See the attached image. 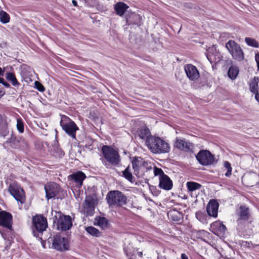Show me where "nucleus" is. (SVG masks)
I'll use <instances>...</instances> for the list:
<instances>
[{"instance_id": "f257e3e1", "label": "nucleus", "mask_w": 259, "mask_h": 259, "mask_svg": "<svg viewBox=\"0 0 259 259\" xmlns=\"http://www.w3.org/2000/svg\"><path fill=\"white\" fill-rule=\"evenodd\" d=\"M145 144L150 151L155 154L167 153L170 150L169 143L159 137H150L146 140Z\"/></svg>"}, {"instance_id": "f03ea898", "label": "nucleus", "mask_w": 259, "mask_h": 259, "mask_svg": "<svg viewBox=\"0 0 259 259\" xmlns=\"http://www.w3.org/2000/svg\"><path fill=\"white\" fill-rule=\"evenodd\" d=\"M103 157L101 158L103 164L108 168L109 164L116 166L120 162L118 152L111 146L104 145L101 149Z\"/></svg>"}, {"instance_id": "7ed1b4c3", "label": "nucleus", "mask_w": 259, "mask_h": 259, "mask_svg": "<svg viewBox=\"0 0 259 259\" xmlns=\"http://www.w3.org/2000/svg\"><path fill=\"white\" fill-rule=\"evenodd\" d=\"M107 203L110 207H121L126 203L127 197L121 192L111 191L106 196Z\"/></svg>"}, {"instance_id": "20e7f679", "label": "nucleus", "mask_w": 259, "mask_h": 259, "mask_svg": "<svg viewBox=\"0 0 259 259\" xmlns=\"http://www.w3.org/2000/svg\"><path fill=\"white\" fill-rule=\"evenodd\" d=\"M226 48L233 59L241 61L244 59V54L239 44L234 40H230L226 44Z\"/></svg>"}, {"instance_id": "39448f33", "label": "nucleus", "mask_w": 259, "mask_h": 259, "mask_svg": "<svg viewBox=\"0 0 259 259\" xmlns=\"http://www.w3.org/2000/svg\"><path fill=\"white\" fill-rule=\"evenodd\" d=\"M60 125L66 133L72 138L75 139L76 132L78 128L74 121L64 116L60 121Z\"/></svg>"}, {"instance_id": "423d86ee", "label": "nucleus", "mask_w": 259, "mask_h": 259, "mask_svg": "<svg viewBox=\"0 0 259 259\" xmlns=\"http://www.w3.org/2000/svg\"><path fill=\"white\" fill-rule=\"evenodd\" d=\"M196 159L202 165H211L215 163L214 156L207 150H201L196 155Z\"/></svg>"}, {"instance_id": "0eeeda50", "label": "nucleus", "mask_w": 259, "mask_h": 259, "mask_svg": "<svg viewBox=\"0 0 259 259\" xmlns=\"http://www.w3.org/2000/svg\"><path fill=\"white\" fill-rule=\"evenodd\" d=\"M9 191L14 198L21 204L25 201V196L23 190L17 184H11L9 187Z\"/></svg>"}, {"instance_id": "6e6552de", "label": "nucleus", "mask_w": 259, "mask_h": 259, "mask_svg": "<svg viewBox=\"0 0 259 259\" xmlns=\"http://www.w3.org/2000/svg\"><path fill=\"white\" fill-rule=\"evenodd\" d=\"M12 215L5 211H1L0 208V226L7 230V233H11L12 230Z\"/></svg>"}, {"instance_id": "1a4fd4ad", "label": "nucleus", "mask_w": 259, "mask_h": 259, "mask_svg": "<svg viewBox=\"0 0 259 259\" xmlns=\"http://www.w3.org/2000/svg\"><path fill=\"white\" fill-rule=\"evenodd\" d=\"M52 246L53 248L58 250H67L69 244L67 239L61 237L60 235H56L52 239Z\"/></svg>"}, {"instance_id": "9d476101", "label": "nucleus", "mask_w": 259, "mask_h": 259, "mask_svg": "<svg viewBox=\"0 0 259 259\" xmlns=\"http://www.w3.org/2000/svg\"><path fill=\"white\" fill-rule=\"evenodd\" d=\"M33 225L34 230L42 232L48 226L47 219L42 215H37L33 218Z\"/></svg>"}, {"instance_id": "9b49d317", "label": "nucleus", "mask_w": 259, "mask_h": 259, "mask_svg": "<svg viewBox=\"0 0 259 259\" xmlns=\"http://www.w3.org/2000/svg\"><path fill=\"white\" fill-rule=\"evenodd\" d=\"M45 189L46 197L50 199L56 196L60 190V187L56 183L50 182L45 185Z\"/></svg>"}, {"instance_id": "f8f14e48", "label": "nucleus", "mask_w": 259, "mask_h": 259, "mask_svg": "<svg viewBox=\"0 0 259 259\" xmlns=\"http://www.w3.org/2000/svg\"><path fill=\"white\" fill-rule=\"evenodd\" d=\"M57 226L61 230H69L72 226L71 217L69 215L61 216L58 221Z\"/></svg>"}, {"instance_id": "ddd939ff", "label": "nucleus", "mask_w": 259, "mask_h": 259, "mask_svg": "<svg viewBox=\"0 0 259 259\" xmlns=\"http://www.w3.org/2000/svg\"><path fill=\"white\" fill-rule=\"evenodd\" d=\"M95 203L94 199L91 197H88L84 201L83 212L87 216H92L94 214Z\"/></svg>"}, {"instance_id": "4468645a", "label": "nucleus", "mask_w": 259, "mask_h": 259, "mask_svg": "<svg viewBox=\"0 0 259 259\" xmlns=\"http://www.w3.org/2000/svg\"><path fill=\"white\" fill-rule=\"evenodd\" d=\"M174 145L179 149L186 152L192 151L193 148V144L189 141L178 138L176 139Z\"/></svg>"}, {"instance_id": "2eb2a0df", "label": "nucleus", "mask_w": 259, "mask_h": 259, "mask_svg": "<svg viewBox=\"0 0 259 259\" xmlns=\"http://www.w3.org/2000/svg\"><path fill=\"white\" fill-rule=\"evenodd\" d=\"M185 71L187 77L191 80H196L199 77V72L197 68L192 64L185 66Z\"/></svg>"}, {"instance_id": "dca6fc26", "label": "nucleus", "mask_w": 259, "mask_h": 259, "mask_svg": "<svg viewBox=\"0 0 259 259\" xmlns=\"http://www.w3.org/2000/svg\"><path fill=\"white\" fill-rule=\"evenodd\" d=\"M219 203L214 199L210 200L206 207V211L210 217L217 218L218 216Z\"/></svg>"}, {"instance_id": "f3484780", "label": "nucleus", "mask_w": 259, "mask_h": 259, "mask_svg": "<svg viewBox=\"0 0 259 259\" xmlns=\"http://www.w3.org/2000/svg\"><path fill=\"white\" fill-rule=\"evenodd\" d=\"M159 186L164 190H169L172 187V182L170 178L166 175H163L159 178Z\"/></svg>"}, {"instance_id": "a211bd4d", "label": "nucleus", "mask_w": 259, "mask_h": 259, "mask_svg": "<svg viewBox=\"0 0 259 259\" xmlns=\"http://www.w3.org/2000/svg\"><path fill=\"white\" fill-rule=\"evenodd\" d=\"M250 91L255 94V100L259 102V77H254L249 85Z\"/></svg>"}, {"instance_id": "6ab92c4d", "label": "nucleus", "mask_w": 259, "mask_h": 259, "mask_svg": "<svg viewBox=\"0 0 259 259\" xmlns=\"http://www.w3.org/2000/svg\"><path fill=\"white\" fill-rule=\"evenodd\" d=\"M69 177L71 180L74 181L77 186L80 187L82 186L83 181L85 179L86 176L83 172L79 171L72 174Z\"/></svg>"}, {"instance_id": "aec40b11", "label": "nucleus", "mask_w": 259, "mask_h": 259, "mask_svg": "<svg viewBox=\"0 0 259 259\" xmlns=\"http://www.w3.org/2000/svg\"><path fill=\"white\" fill-rule=\"evenodd\" d=\"M144 161L141 157H135L132 160V166L135 175H138L140 170L142 168Z\"/></svg>"}, {"instance_id": "412c9836", "label": "nucleus", "mask_w": 259, "mask_h": 259, "mask_svg": "<svg viewBox=\"0 0 259 259\" xmlns=\"http://www.w3.org/2000/svg\"><path fill=\"white\" fill-rule=\"evenodd\" d=\"M128 8L129 7L123 2H118L114 7V9L116 11L117 15L119 16H123Z\"/></svg>"}, {"instance_id": "4be33fe9", "label": "nucleus", "mask_w": 259, "mask_h": 259, "mask_svg": "<svg viewBox=\"0 0 259 259\" xmlns=\"http://www.w3.org/2000/svg\"><path fill=\"white\" fill-rule=\"evenodd\" d=\"M239 220H247L249 215V209L245 205H241L239 209Z\"/></svg>"}, {"instance_id": "5701e85b", "label": "nucleus", "mask_w": 259, "mask_h": 259, "mask_svg": "<svg viewBox=\"0 0 259 259\" xmlns=\"http://www.w3.org/2000/svg\"><path fill=\"white\" fill-rule=\"evenodd\" d=\"M211 227L213 230H215L218 233H220V234H224L227 229L226 226L220 221L213 223Z\"/></svg>"}, {"instance_id": "b1692460", "label": "nucleus", "mask_w": 259, "mask_h": 259, "mask_svg": "<svg viewBox=\"0 0 259 259\" xmlns=\"http://www.w3.org/2000/svg\"><path fill=\"white\" fill-rule=\"evenodd\" d=\"M22 141L15 136H11V137L6 142L9 144L10 146L13 148H19L21 147Z\"/></svg>"}, {"instance_id": "393cba45", "label": "nucleus", "mask_w": 259, "mask_h": 259, "mask_svg": "<svg viewBox=\"0 0 259 259\" xmlns=\"http://www.w3.org/2000/svg\"><path fill=\"white\" fill-rule=\"evenodd\" d=\"M95 224L103 229H105L108 227V220L104 217H98L95 219Z\"/></svg>"}, {"instance_id": "a878e982", "label": "nucleus", "mask_w": 259, "mask_h": 259, "mask_svg": "<svg viewBox=\"0 0 259 259\" xmlns=\"http://www.w3.org/2000/svg\"><path fill=\"white\" fill-rule=\"evenodd\" d=\"M0 130L2 132L0 133V135L3 137H5L8 133L7 131V122L4 116L0 114Z\"/></svg>"}, {"instance_id": "bb28decb", "label": "nucleus", "mask_w": 259, "mask_h": 259, "mask_svg": "<svg viewBox=\"0 0 259 259\" xmlns=\"http://www.w3.org/2000/svg\"><path fill=\"white\" fill-rule=\"evenodd\" d=\"M6 79L9 81L13 85L16 87L20 84L19 82L17 80L15 75L12 72H7L6 74Z\"/></svg>"}, {"instance_id": "cd10ccee", "label": "nucleus", "mask_w": 259, "mask_h": 259, "mask_svg": "<svg viewBox=\"0 0 259 259\" xmlns=\"http://www.w3.org/2000/svg\"><path fill=\"white\" fill-rule=\"evenodd\" d=\"M239 72V69L236 66H231L228 70V75L231 79H235Z\"/></svg>"}, {"instance_id": "c85d7f7f", "label": "nucleus", "mask_w": 259, "mask_h": 259, "mask_svg": "<svg viewBox=\"0 0 259 259\" xmlns=\"http://www.w3.org/2000/svg\"><path fill=\"white\" fill-rule=\"evenodd\" d=\"M138 135L139 137L142 139H145V141L151 136L149 129L146 127L141 128L138 131Z\"/></svg>"}, {"instance_id": "c756f323", "label": "nucleus", "mask_w": 259, "mask_h": 259, "mask_svg": "<svg viewBox=\"0 0 259 259\" xmlns=\"http://www.w3.org/2000/svg\"><path fill=\"white\" fill-rule=\"evenodd\" d=\"M188 190L190 192H193L199 190L201 187V185L199 183L194 182H188L186 184Z\"/></svg>"}, {"instance_id": "7c9ffc66", "label": "nucleus", "mask_w": 259, "mask_h": 259, "mask_svg": "<svg viewBox=\"0 0 259 259\" xmlns=\"http://www.w3.org/2000/svg\"><path fill=\"white\" fill-rule=\"evenodd\" d=\"M10 17L9 15L4 11H0V22L3 24H6L10 22Z\"/></svg>"}, {"instance_id": "2f4dec72", "label": "nucleus", "mask_w": 259, "mask_h": 259, "mask_svg": "<svg viewBox=\"0 0 259 259\" xmlns=\"http://www.w3.org/2000/svg\"><path fill=\"white\" fill-rule=\"evenodd\" d=\"M85 230L89 234L95 237H99L101 235L97 229L92 226L87 227Z\"/></svg>"}, {"instance_id": "473e14b6", "label": "nucleus", "mask_w": 259, "mask_h": 259, "mask_svg": "<svg viewBox=\"0 0 259 259\" xmlns=\"http://www.w3.org/2000/svg\"><path fill=\"white\" fill-rule=\"evenodd\" d=\"M245 42L248 46L253 48H256L259 46L258 42L255 39L251 37H245Z\"/></svg>"}, {"instance_id": "72a5a7b5", "label": "nucleus", "mask_w": 259, "mask_h": 259, "mask_svg": "<svg viewBox=\"0 0 259 259\" xmlns=\"http://www.w3.org/2000/svg\"><path fill=\"white\" fill-rule=\"evenodd\" d=\"M207 215L204 212L201 211L196 212V218L203 224L207 223Z\"/></svg>"}, {"instance_id": "f704fd0d", "label": "nucleus", "mask_w": 259, "mask_h": 259, "mask_svg": "<svg viewBox=\"0 0 259 259\" xmlns=\"http://www.w3.org/2000/svg\"><path fill=\"white\" fill-rule=\"evenodd\" d=\"M124 177L131 182L134 181V177L131 171L130 167H127L125 170L122 172Z\"/></svg>"}, {"instance_id": "c9c22d12", "label": "nucleus", "mask_w": 259, "mask_h": 259, "mask_svg": "<svg viewBox=\"0 0 259 259\" xmlns=\"http://www.w3.org/2000/svg\"><path fill=\"white\" fill-rule=\"evenodd\" d=\"M224 167L227 170V172L225 174V176L229 177L232 174V167L231 164L227 161L224 162Z\"/></svg>"}, {"instance_id": "e433bc0d", "label": "nucleus", "mask_w": 259, "mask_h": 259, "mask_svg": "<svg viewBox=\"0 0 259 259\" xmlns=\"http://www.w3.org/2000/svg\"><path fill=\"white\" fill-rule=\"evenodd\" d=\"M17 128L20 133L24 132V125L21 119H17Z\"/></svg>"}, {"instance_id": "4c0bfd02", "label": "nucleus", "mask_w": 259, "mask_h": 259, "mask_svg": "<svg viewBox=\"0 0 259 259\" xmlns=\"http://www.w3.org/2000/svg\"><path fill=\"white\" fill-rule=\"evenodd\" d=\"M154 175L155 176H159V178H160L163 175H165V174L163 172L161 168H157L156 167H154V170H153Z\"/></svg>"}, {"instance_id": "58836bf2", "label": "nucleus", "mask_w": 259, "mask_h": 259, "mask_svg": "<svg viewBox=\"0 0 259 259\" xmlns=\"http://www.w3.org/2000/svg\"><path fill=\"white\" fill-rule=\"evenodd\" d=\"M35 86L36 89L40 92H43L45 91V88L44 86L38 82H35Z\"/></svg>"}, {"instance_id": "ea45409f", "label": "nucleus", "mask_w": 259, "mask_h": 259, "mask_svg": "<svg viewBox=\"0 0 259 259\" xmlns=\"http://www.w3.org/2000/svg\"><path fill=\"white\" fill-rule=\"evenodd\" d=\"M255 60L257 64V69L259 70V53L255 54Z\"/></svg>"}, {"instance_id": "a19ab883", "label": "nucleus", "mask_w": 259, "mask_h": 259, "mask_svg": "<svg viewBox=\"0 0 259 259\" xmlns=\"http://www.w3.org/2000/svg\"><path fill=\"white\" fill-rule=\"evenodd\" d=\"M0 233H1L3 238L5 240L9 239V238L7 236V234L6 233H5L4 231L0 230Z\"/></svg>"}, {"instance_id": "79ce46f5", "label": "nucleus", "mask_w": 259, "mask_h": 259, "mask_svg": "<svg viewBox=\"0 0 259 259\" xmlns=\"http://www.w3.org/2000/svg\"><path fill=\"white\" fill-rule=\"evenodd\" d=\"M0 83H2L5 87L8 88H9L10 86V84L8 82L5 81L4 79L3 81H1Z\"/></svg>"}, {"instance_id": "37998d69", "label": "nucleus", "mask_w": 259, "mask_h": 259, "mask_svg": "<svg viewBox=\"0 0 259 259\" xmlns=\"http://www.w3.org/2000/svg\"><path fill=\"white\" fill-rule=\"evenodd\" d=\"M85 1L89 5H93L96 2V0H85Z\"/></svg>"}, {"instance_id": "c03bdc74", "label": "nucleus", "mask_w": 259, "mask_h": 259, "mask_svg": "<svg viewBox=\"0 0 259 259\" xmlns=\"http://www.w3.org/2000/svg\"><path fill=\"white\" fill-rule=\"evenodd\" d=\"M181 258L182 259H188V256L186 254L182 253L181 254Z\"/></svg>"}, {"instance_id": "a18cd8bd", "label": "nucleus", "mask_w": 259, "mask_h": 259, "mask_svg": "<svg viewBox=\"0 0 259 259\" xmlns=\"http://www.w3.org/2000/svg\"><path fill=\"white\" fill-rule=\"evenodd\" d=\"M4 70L0 67V76L3 75Z\"/></svg>"}, {"instance_id": "49530a36", "label": "nucleus", "mask_w": 259, "mask_h": 259, "mask_svg": "<svg viewBox=\"0 0 259 259\" xmlns=\"http://www.w3.org/2000/svg\"><path fill=\"white\" fill-rule=\"evenodd\" d=\"M72 3H73L74 6H77V2L73 0L72 1Z\"/></svg>"}, {"instance_id": "de8ad7c7", "label": "nucleus", "mask_w": 259, "mask_h": 259, "mask_svg": "<svg viewBox=\"0 0 259 259\" xmlns=\"http://www.w3.org/2000/svg\"><path fill=\"white\" fill-rule=\"evenodd\" d=\"M4 95V93L0 91V98L2 97V96Z\"/></svg>"}, {"instance_id": "09e8293b", "label": "nucleus", "mask_w": 259, "mask_h": 259, "mask_svg": "<svg viewBox=\"0 0 259 259\" xmlns=\"http://www.w3.org/2000/svg\"><path fill=\"white\" fill-rule=\"evenodd\" d=\"M139 256H142V252H138Z\"/></svg>"}, {"instance_id": "8fccbe9b", "label": "nucleus", "mask_w": 259, "mask_h": 259, "mask_svg": "<svg viewBox=\"0 0 259 259\" xmlns=\"http://www.w3.org/2000/svg\"><path fill=\"white\" fill-rule=\"evenodd\" d=\"M64 153L62 151H61V155L62 156V155H64Z\"/></svg>"}, {"instance_id": "3c124183", "label": "nucleus", "mask_w": 259, "mask_h": 259, "mask_svg": "<svg viewBox=\"0 0 259 259\" xmlns=\"http://www.w3.org/2000/svg\"><path fill=\"white\" fill-rule=\"evenodd\" d=\"M171 212H169V213H168V215H171Z\"/></svg>"}, {"instance_id": "603ef678", "label": "nucleus", "mask_w": 259, "mask_h": 259, "mask_svg": "<svg viewBox=\"0 0 259 259\" xmlns=\"http://www.w3.org/2000/svg\"><path fill=\"white\" fill-rule=\"evenodd\" d=\"M33 233H34V236H36V235H35V230H33Z\"/></svg>"}]
</instances>
